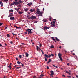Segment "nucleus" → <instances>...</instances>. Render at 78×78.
I'll return each mask as SVG.
<instances>
[{
	"instance_id": "obj_1",
	"label": "nucleus",
	"mask_w": 78,
	"mask_h": 78,
	"mask_svg": "<svg viewBox=\"0 0 78 78\" xmlns=\"http://www.w3.org/2000/svg\"><path fill=\"white\" fill-rule=\"evenodd\" d=\"M39 11H40L39 9H37L36 13L37 14H39L38 15V17H42V14L43 12H40Z\"/></svg>"
},
{
	"instance_id": "obj_2",
	"label": "nucleus",
	"mask_w": 78,
	"mask_h": 78,
	"mask_svg": "<svg viewBox=\"0 0 78 78\" xmlns=\"http://www.w3.org/2000/svg\"><path fill=\"white\" fill-rule=\"evenodd\" d=\"M18 4H20L18 2H13L12 3H11L10 4V6H13V5H17Z\"/></svg>"
},
{
	"instance_id": "obj_3",
	"label": "nucleus",
	"mask_w": 78,
	"mask_h": 78,
	"mask_svg": "<svg viewBox=\"0 0 78 78\" xmlns=\"http://www.w3.org/2000/svg\"><path fill=\"white\" fill-rule=\"evenodd\" d=\"M36 19V17L35 16H33L30 17L31 20H34Z\"/></svg>"
},
{
	"instance_id": "obj_4",
	"label": "nucleus",
	"mask_w": 78,
	"mask_h": 78,
	"mask_svg": "<svg viewBox=\"0 0 78 78\" xmlns=\"http://www.w3.org/2000/svg\"><path fill=\"white\" fill-rule=\"evenodd\" d=\"M43 22H48V18L44 19L43 20Z\"/></svg>"
},
{
	"instance_id": "obj_5",
	"label": "nucleus",
	"mask_w": 78,
	"mask_h": 78,
	"mask_svg": "<svg viewBox=\"0 0 78 78\" xmlns=\"http://www.w3.org/2000/svg\"><path fill=\"white\" fill-rule=\"evenodd\" d=\"M12 16H13V13H10L9 14V15L8 16V17H12Z\"/></svg>"
},
{
	"instance_id": "obj_6",
	"label": "nucleus",
	"mask_w": 78,
	"mask_h": 78,
	"mask_svg": "<svg viewBox=\"0 0 78 78\" xmlns=\"http://www.w3.org/2000/svg\"><path fill=\"white\" fill-rule=\"evenodd\" d=\"M51 74L50 75V76L53 75H54V72L53 71L51 70L50 71Z\"/></svg>"
},
{
	"instance_id": "obj_7",
	"label": "nucleus",
	"mask_w": 78,
	"mask_h": 78,
	"mask_svg": "<svg viewBox=\"0 0 78 78\" xmlns=\"http://www.w3.org/2000/svg\"><path fill=\"white\" fill-rule=\"evenodd\" d=\"M27 5H28V6H31V5H33V3L32 2H30V3H29L28 4H27Z\"/></svg>"
},
{
	"instance_id": "obj_8",
	"label": "nucleus",
	"mask_w": 78,
	"mask_h": 78,
	"mask_svg": "<svg viewBox=\"0 0 78 78\" xmlns=\"http://www.w3.org/2000/svg\"><path fill=\"white\" fill-rule=\"evenodd\" d=\"M41 50V48H40L39 47L37 46V51H38V50Z\"/></svg>"
},
{
	"instance_id": "obj_9",
	"label": "nucleus",
	"mask_w": 78,
	"mask_h": 78,
	"mask_svg": "<svg viewBox=\"0 0 78 78\" xmlns=\"http://www.w3.org/2000/svg\"><path fill=\"white\" fill-rule=\"evenodd\" d=\"M28 31H27L28 32V34H31V33H33V32L31 31L30 30H28Z\"/></svg>"
},
{
	"instance_id": "obj_10",
	"label": "nucleus",
	"mask_w": 78,
	"mask_h": 78,
	"mask_svg": "<svg viewBox=\"0 0 78 78\" xmlns=\"http://www.w3.org/2000/svg\"><path fill=\"white\" fill-rule=\"evenodd\" d=\"M10 19L11 20H15V19L14 17H12L10 18Z\"/></svg>"
},
{
	"instance_id": "obj_11",
	"label": "nucleus",
	"mask_w": 78,
	"mask_h": 78,
	"mask_svg": "<svg viewBox=\"0 0 78 78\" xmlns=\"http://www.w3.org/2000/svg\"><path fill=\"white\" fill-rule=\"evenodd\" d=\"M19 2H18V3L19 4H18V5H20V3H22V0H19Z\"/></svg>"
},
{
	"instance_id": "obj_12",
	"label": "nucleus",
	"mask_w": 78,
	"mask_h": 78,
	"mask_svg": "<svg viewBox=\"0 0 78 78\" xmlns=\"http://www.w3.org/2000/svg\"><path fill=\"white\" fill-rule=\"evenodd\" d=\"M25 54L26 57H28V56H29V54L27 53V52H26Z\"/></svg>"
},
{
	"instance_id": "obj_13",
	"label": "nucleus",
	"mask_w": 78,
	"mask_h": 78,
	"mask_svg": "<svg viewBox=\"0 0 78 78\" xmlns=\"http://www.w3.org/2000/svg\"><path fill=\"white\" fill-rule=\"evenodd\" d=\"M20 9V8H18V9H17V8H15V10H16V11H17V12H18V11H19V10Z\"/></svg>"
},
{
	"instance_id": "obj_14",
	"label": "nucleus",
	"mask_w": 78,
	"mask_h": 78,
	"mask_svg": "<svg viewBox=\"0 0 78 78\" xmlns=\"http://www.w3.org/2000/svg\"><path fill=\"white\" fill-rule=\"evenodd\" d=\"M29 11L30 12H33V11H35V10L34 9V10H32V9H30L29 10Z\"/></svg>"
},
{
	"instance_id": "obj_15",
	"label": "nucleus",
	"mask_w": 78,
	"mask_h": 78,
	"mask_svg": "<svg viewBox=\"0 0 78 78\" xmlns=\"http://www.w3.org/2000/svg\"><path fill=\"white\" fill-rule=\"evenodd\" d=\"M18 12L20 14H22L23 13V12H21L20 11H18Z\"/></svg>"
},
{
	"instance_id": "obj_16",
	"label": "nucleus",
	"mask_w": 78,
	"mask_h": 78,
	"mask_svg": "<svg viewBox=\"0 0 78 78\" xmlns=\"http://www.w3.org/2000/svg\"><path fill=\"white\" fill-rule=\"evenodd\" d=\"M11 65H12V63H10L9 65V66H8V67H9V68H10V69H11Z\"/></svg>"
},
{
	"instance_id": "obj_17",
	"label": "nucleus",
	"mask_w": 78,
	"mask_h": 78,
	"mask_svg": "<svg viewBox=\"0 0 78 78\" xmlns=\"http://www.w3.org/2000/svg\"><path fill=\"white\" fill-rule=\"evenodd\" d=\"M28 30H30L31 31H33V29H27V30H26V31H28Z\"/></svg>"
},
{
	"instance_id": "obj_18",
	"label": "nucleus",
	"mask_w": 78,
	"mask_h": 78,
	"mask_svg": "<svg viewBox=\"0 0 78 78\" xmlns=\"http://www.w3.org/2000/svg\"><path fill=\"white\" fill-rule=\"evenodd\" d=\"M51 39H52L53 40H54L55 42H56V41H55V39L54 38V37H51Z\"/></svg>"
},
{
	"instance_id": "obj_19",
	"label": "nucleus",
	"mask_w": 78,
	"mask_h": 78,
	"mask_svg": "<svg viewBox=\"0 0 78 78\" xmlns=\"http://www.w3.org/2000/svg\"><path fill=\"white\" fill-rule=\"evenodd\" d=\"M51 27H55V23H53L51 25Z\"/></svg>"
},
{
	"instance_id": "obj_20",
	"label": "nucleus",
	"mask_w": 78,
	"mask_h": 78,
	"mask_svg": "<svg viewBox=\"0 0 78 78\" xmlns=\"http://www.w3.org/2000/svg\"><path fill=\"white\" fill-rule=\"evenodd\" d=\"M44 56L45 57H47V58H49V56H48V55H47V54H44Z\"/></svg>"
},
{
	"instance_id": "obj_21",
	"label": "nucleus",
	"mask_w": 78,
	"mask_h": 78,
	"mask_svg": "<svg viewBox=\"0 0 78 78\" xmlns=\"http://www.w3.org/2000/svg\"><path fill=\"white\" fill-rule=\"evenodd\" d=\"M47 27L46 26L43 29V30H47Z\"/></svg>"
},
{
	"instance_id": "obj_22",
	"label": "nucleus",
	"mask_w": 78,
	"mask_h": 78,
	"mask_svg": "<svg viewBox=\"0 0 78 78\" xmlns=\"http://www.w3.org/2000/svg\"><path fill=\"white\" fill-rule=\"evenodd\" d=\"M58 55L59 58H60V57H61V56H62V55H61V53H59L58 54Z\"/></svg>"
},
{
	"instance_id": "obj_23",
	"label": "nucleus",
	"mask_w": 78,
	"mask_h": 78,
	"mask_svg": "<svg viewBox=\"0 0 78 78\" xmlns=\"http://www.w3.org/2000/svg\"><path fill=\"white\" fill-rule=\"evenodd\" d=\"M17 63L18 64H21V63H22L20 62V61H18L17 62Z\"/></svg>"
},
{
	"instance_id": "obj_24",
	"label": "nucleus",
	"mask_w": 78,
	"mask_h": 78,
	"mask_svg": "<svg viewBox=\"0 0 78 78\" xmlns=\"http://www.w3.org/2000/svg\"><path fill=\"white\" fill-rule=\"evenodd\" d=\"M55 39H56V40L57 42H59V39H58V38L55 37Z\"/></svg>"
},
{
	"instance_id": "obj_25",
	"label": "nucleus",
	"mask_w": 78,
	"mask_h": 78,
	"mask_svg": "<svg viewBox=\"0 0 78 78\" xmlns=\"http://www.w3.org/2000/svg\"><path fill=\"white\" fill-rule=\"evenodd\" d=\"M54 56V55L53 54H51L49 55V57H51V56Z\"/></svg>"
},
{
	"instance_id": "obj_26",
	"label": "nucleus",
	"mask_w": 78,
	"mask_h": 78,
	"mask_svg": "<svg viewBox=\"0 0 78 78\" xmlns=\"http://www.w3.org/2000/svg\"><path fill=\"white\" fill-rule=\"evenodd\" d=\"M50 62H51V59H49L48 61L47 62V64H50Z\"/></svg>"
},
{
	"instance_id": "obj_27",
	"label": "nucleus",
	"mask_w": 78,
	"mask_h": 78,
	"mask_svg": "<svg viewBox=\"0 0 78 78\" xmlns=\"http://www.w3.org/2000/svg\"><path fill=\"white\" fill-rule=\"evenodd\" d=\"M28 8H26L24 9L25 11H28Z\"/></svg>"
},
{
	"instance_id": "obj_28",
	"label": "nucleus",
	"mask_w": 78,
	"mask_h": 78,
	"mask_svg": "<svg viewBox=\"0 0 78 78\" xmlns=\"http://www.w3.org/2000/svg\"><path fill=\"white\" fill-rule=\"evenodd\" d=\"M7 36L8 37H10V35L9 34H7Z\"/></svg>"
},
{
	"instance_id": "obj_29",
	"label": "nucleus",
	"mask_w": 78,
	"mask_h": 78,
	"mask_svg": "<svg viewBox=\"0 0 78 78\" xmlns=\"http://www.w3.org/2000/svg\"><path fill=\"white\" fill-rule=\"evenodd\" d=\"M0 3L1 4V5L2 6H3V3L2 2H1Z\"/></svg>"
},
{
	"instance_id": "obj_30",
	"label": "nucleus",
	"mask_w": 78,
	"mask_h": 78,
	"mask_svg": "<svg viewBox=\"0 0 78 78\" xmlns=\"http://www.w3.org/2000/svg\"><path fill=\"white\" fill-rule=\"evenodd\" d=\"M50 48H54V46H53V45H51V46H50Z\"/></svg>"
},
{
	"instance_id": "obj_31",
	"label": "nucleus",
	"mask_w": 78,
	"mask_h": 78,
	"mask_svg": "<svg viewBox=\"0 0 78 78\" xmlns=\"http://www.w3.org/2000/svg\"><path fill=\"white\" fill-rule=\"evenodd\" d=\"M13 11H14V10H10L9 11V12H13Z\"/></svg>"
},
{
	"instance_id": "obj_32",
	"label": "nucleus",
	"mask_w": 78,
	"mask_h": 78,
	"mask_svg": "<svg viewBox=\"0 0 78 78\" xmlns=\"http://www.w3.org/2000/svg\"><path fill=\"white\" fill-rule=\"evenodd\" d=\"M44 76V75L43 74H41L40 75V76H41V77L43 76Z\"/></svg>"
},
{
	"instance_id": "obj_33",
	"label": "nucleus",
	"mask_w": 78,
	"mask_h": 78,
	"mask_svg": "<svg viewBox=\"0 0 78 78\" xmlns=\"http://www.w3.org/2000/svg\"><path fill=\"white\" fill-rule=\"evenodd\" d=\"M44 58L45 59V61H47V58L46 57H44Z\"/></svg>"
},
{
	"instance_id": "obj_34",
	"label": "nucleus",
	"mask_w": 78,
	"mask_h": 78,
	"mask_svg": "<svg viewBox=\"0 0 78 78\" xmlns=\"http://www.w3.org/2000/svg\"><path fill=\"white\" fill-rule=\"evenodd\" d=\"M60 58V60H61V61H62V58H61V57H59Z\"/></svg>"
},
{
	"instance_id": "obj_35",
	"label": "nucleus",
	"mask_w": 78,
	"mask_h": 78,
	"mask_svg": "<svg viewBox=\"0 0 78 78\" xmlns=\"http://www.w3.org/2000/svg\"><path fill=\"white\" fill-rule=\"evenodd\" d=\"M4 1H5V2L6 3H7V2L8 1V0H3Z\"/></svg>"
},
{
	"instance_id": "obj_36",
	"label": "nucleus",
	"mask_w": 78,
	"mask_h": 78,
	"mask_svg": "<svg viewBox=\"0 0 78 78\" xmlns=\"http://www.w3.org/2000/svg\"><path fill=\"white\" fill-rule=\"evenodd\" d=\"M21 64H22V67H23L24 66V65L22 64V63H21Z\"/></svg>"
},
{
	"instance_id": "obj_37",
	"label": "nucleus",
	"mask_w": 78,
	"mask_h": 78,
	"mask_svg": "<svg viewBox=\"0 0 78 78\" xmlns=\"http://www.w3.org/2000/svg\"><path fill=\"white\" fill-rule=\"evenodd\" d=\"M16 69H19L20 68H21L20 67H16Z\"/></svg>"
},
{
	"instance_id": "obj_38",
	"label": "nucleus",
	"mask_w": 78,
	"mask_h": 78,
	"mask_svg": "<svg viewBox=\"0 0 78 78\" xmlns=\"http://www.w3.org/2000/svg\"><path fill=\"white\" fill-rule=\"evenodd\" d=\"M62 76H63V77H65H65H66V76H65V75H64V74L62 75Z\"/></svg>"
},
{
	"instance_id": "obj_39",
	"label": "nucleus",
	"mask_w": 78,
	"mask_h": 78,
	"mask_svg": "<svg viewBox=\"0 0 78 78\" xmlns=\"http://www.w3.org/2000/svg\"><path fill=\"white\" fill-rule=\"evenodd\" d=\"M21 44H22L23 45H25V44L23 43H21Z\"/></svg>"
},
{
	"instance_id": "obj_40",
	"label": "nucleus",
	"mask_w": 78,
	"mask_h": 78,
	"mask_svg": "<svg viewBox=\"0 0 78 78\" xmlns=\"http://www.w3.org/2000/svg\"><path fill=\"white\" fill-rule=\"evenodd\" d=\"M16 60H17V61H18V60H19V58H18L17 57H16Z\"/></svg>"
},
{
	"instance_id": "obj_41",
	"label": "nucleus",
	"mask_w": 78,
	"mask_h": 78,
	"mask_svg": "<svg viewBox=\"0 0 78 78\" xmlns=\"http://www.w3.org/2000/svg\"><path fill=\"white\" fill-rule=\"evenodd\" d=\"M19 57H20V58H22V55H20Z\"/></svg>"
},
{
	"instance_id": "obj_42",
	"label": "nucleus",
	"mask_w": 78,
	"mask_h": 78,
	"mask_svg": "<svg viewBox=\"0 0 78 78\" xmlns=\"http://www.w3.org/2000/svg\"><path fill=\"white\" fill-rule=\"evenodd\" d=\"M27 19H30V17L28 16H27Z\"/></svg>"
},
{
	"instance_id": "obj_43",
	"label": "nucleus",
	"mask_w": 78,
	"mask_h": 78,
	"mask_svg": "<svg viewBox=\"0 0 78 78\" xmlns=\"http://www.w3.org/2000/svg\"><path fill=\"white\" fill-rule=\"evenodd\" d=\"M16 67H17V65H15V66H14V67H15V68H16Z\"/></svg>"
},
{
	"instance_id": "obj_44",
	"label": "nucleus",
	"mask_w": 78,
	"mask_h": 78,
	"mask_svg": "<svg viewBox=\"0 0 78 78\" xmlns=\"http://www.w3.org/2000/svg\"><path fill=\"white\" fill-rule=\"evenodd\" d=\"M12 34H13V35H14L15 36H16V34L12 33Z\"/></svg>"
},
{
	"instance_id": "obj_45",
	"label": "nucleus",
	"mask_w": 78,
	"mask_h": 78,
	"mask_svg": "<svg viewBox=\"0 0 78 78\" xmlns=\"http://www.w3.org/2000/svg\"><path fill=\"white\" fill-rule=\"evenodd\" d=\"M49 20H50V21H51V18H49Z\"/></svg>"
},
{
	"instance_id": "obj_46",
	"label": "nucleus",
	"mask_w": 78,
	"mask_h": 78,
	"mask_svg": "<svg viewBox=\"0 0 78 78\" xmlns=\"http://www.w3.org/2000/svg\"><path fill=\"white\" fill-rule=\"evenodd\" d=\"M40 47H42V44H40Z\"/></svg>"
},
{
	"instance_id": "obj_47",
	"label": "nucleus",
	"mask_w": 78,
	"mask_h": 78,
	"mask_svg": "<svg viewBox=\"0 0 78 78\" xmlns=\"http://www.w3.org/2000/svg\"><path fill=\"white\" fill-rule=\"evenodd\" d=\"M5 29H7L8 28V27H5Z\"/></svg>"
},
{
	"instance_id": "obj_48",
	"label": "nucleus",
	"mask_w": 78,
	"mask_h": 78,
	"mask_svg": "<svg viewBox=\"0 0 78 78\" xmlns=\"http://www.w3.org/2000/svg\"><path fill=\"white\" fill-rule=\"evenodd\" d=\"M67 77H69V78H71V76H68Z\"/></svg>"
},
{
	"instance_id": "obj_49",
	"label": "nucleus",
	"mask_w": 78,
	"mask_h": 78,
	"mask_svg": "<svg viewBox=\"0 0 78 78\" xmlns=\"http://www.w3.org/2000/svg\"><path fill=\"white\" fill-rule=\"evenodd\" d=\"M1 25H2V23L0 22V26H1Z\"/></svg>"
},
{
	"instance_id": "obj_50",
	"label": "nucleus",
	"mask_w": 78,
	"mask_h": 78,
	"mask_svg": "<svg viewBox=\"0 0 78 78\" xmlns=\"http://www.w3.org/2000/svg\"><path fill=\"white\" fill-rule=\"evenodd\" d=\"M17 1H18V0H15V2H17Z\"/></svg>"
},
{
	"instance_id": "obj_51",
	"label": "nucleus",
	"mask_w": 78,
	"mask_h": 78,
	"mask_svg": "<svg viewBox=\"0 0 78 78\" xmlns=\"http://www.w3.org/2000/svg\"><path fill=\"white\" fill-rule=\"evenodd\" d=\"M47 69H49V67H48V66H47Z\"/></svg>"
},
{
	"instance_id": "obj_52",
	"label": "nucleus",
	"mask_w": 78,
	"mask_h": 78,
	"mask_svg": "<svg viewBox=\"0 0 78 78\" xmlns=\"http://www.w3.org/2000/svg\"><path fill=\"white\" fill-rule=\"evenodd\" d=\"M10 42V44H11L13 43V42H12V41H11Z\"/></svg>"
},
{
	"instance_id": "obj_53",
	"label": "nucleus",
	"mask_w": 78,
	"mask_h": 78,
	"mask_svg": "<svg viewBox=\"0 0 78 78\" xmlns=\"http://www.w3.org/2000/svg\"><path fill=\"white\" fill-rule=\"evenodd\" d=\"M67 66H69L70 65V63H67Z\"/></svg>"
},
{
	"instance_id": "obj_54",
	"label": "nucleus",
	"mask_w": 78,
	"mask_h": 78,
	"mask_svg": "<svg viewBox=\"0 0 78 78\" xmlns=\"http://www.w3.org/2000/svg\"><path fill=\"white\" fill-rule=\"evenodd\" d=\"M66 73H69V72L68 71H66Z\"/></svg>"
},
{
	"instance_id": "obj_55",
	"label": "nucleus",
	"mask_w": 78,
	"mask_h": 78,
	"mask_svg": "<svg viewBox=\"0 0 78 78\" xmlns=\"http://www.w3.org/2000/svg\"><path fill=\"white\" fill-rule=\"evenodd\" d=\"M18 6H19V7H21V5H18Z\"/></svg>"
},
{
	"instance_id": "obj_56",
	"label": "nucleus",
	"mask_w": 78,
	"mask_h": 78,
	"mask_svg": "<svg viewBox=\"0 0 78 78\" xmlns=\"http://www.w3.org/2000/svg\"><path fill=\"white\" fill-rule=\"evenodd\" d=\"M47 29H50V27H47Z\"/></svg>"
},
{
	"instance_id": "obj_57",
	"label": "nucleus",
	"mask_w": 78,
	"mask_h": 78,
	"mask_svg": "<svg viewBox=\"0 0 78 78\" xmlns=\"http://www.w3.org/2000/svg\"><path fill=\"white\" fill-rule=\"evenodd\" d=\"M53 20H55V21H56V19H53Z\"/></svg>"
},
{
	"instance_id": "obj_58",
	"label": "nucleus",
	"mask_w": 78,
	"mask_h": 78,
	"mask_svg": "<svg viewBox=\"0 0 78 78\" xmlns=\"http://www.w3.org/2000/svg\"><path fill=\"white\" fill-rule=\"evenodd\" d=\"M16 29H19V27H16Z\"/></svg>"
},
{
	"instance_id": "obj_59",
	"label": "nucleus",
	"mask_w": 78,
	"mask_h": 78,
	"mask_svg": "<svg viewBox=\"0 0 78 78\" xmlns=\"http://www.w3.org/2000/svg\"><path fill=\"white\" fill-rule=\"evenodd\" d=\"M53 67H56V66H55V65H53Z\"/></svg>"
},
{
	"instance_id": "obj_60",
	"label": "nucleus",
	"mask_w": 78,
	"mask_h": 78,
	"mask_svg": "<svg viewBox=\"0 0 78 78\" xmlns=\"http://www.w3.org/2000/svg\"><path fill=\"white\" fill-rule=\"evenodd\" d=\"M36 76H34V77H33V78H36Z\"/></svg>"
},
{
	"instance_id": "obj_61",
	"label": "nucleus",
	"mask_w": 78,
	"mask_h": 78,
	"mask_svg": "<svg viewBox=\"0 0 78 78\" xmlns=\"http://www.w3.org/2000/svg\"><path fill=\"white\" fill-rule=\"evenodd\" d=\"M52 22H53V23H55V21H53Z\"/></svg>"
},
{
	"instance_id": "obj_62",
	"label": "nucleus",
	"mask_w": 78,
	"mask_h": 78,
	"mask_svg": "<svg viewBox=\"0 0 78 78\" xmlns=\"http://www.w3.org/2000/svg\"><path fill=\"white\" fill-rule=\"evenodd\" d=\"M23 56L24 57L25 56V55L24 54H23Z\"/></svg>"
},
{
	"instance_id": "obj_63",
	"label": "nucleus",
	"mask_w": 78,
	"mask_h": 78,
	"mask_svg": "<svg viewBox=\"0 0 78 78\" xmlns=\"http://www.w3.org/2000/svg\"><path fill=\"white\" fill-rule=\"evenodd\" d=\"M73 55L74 56L75 55V53H73Z\"/></svg>"
},
{
	"instance_id": "obj_64",
	"label": "nucleus",
	"mask_w": 78,
	"mask_h": 78,
	"mask_svg": "<svg viewBox=\"0 0 78 78\" xmlns=\"http://www.w3.org/2000/svg\"><path fill=\"white\" fill-rule=\"evenodd\" d=\"M76 77H77V78H78V75H76Z\"/></svg>"
}]
</instances>
